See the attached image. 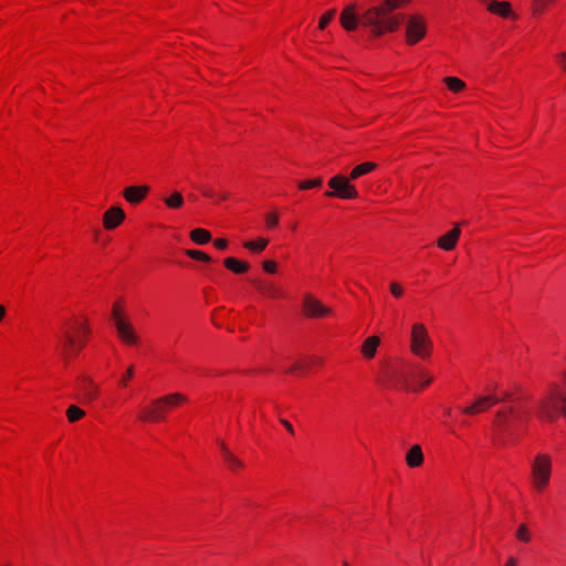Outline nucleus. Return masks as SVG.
<instances>
[{
  "mask_svg": "<svg viewBox=\"0 0 566 566\" xmlns=\"http://www.w3.org/2000/svg\"><path fill=\"white\" fill-rule=\"evenodd\" d=\"M411 0H384L380 4L368 9L360 18H357L355 6L346 7L340 13V24L346 31H354L358 22L371 27V34L380 36L387 32L395 31L400 22L401 15L395 10L405 7Z\"/></svg>",
  "mask_w": 566,
  "mask_h": 566,
  "instance_id": "obj_1",
  "label": "nucleus"
},
{
  "mask_svg": "<svg viewBox=\"0 0 566 566\" xmlns=\"http://www.w3.org/2000/svg\"><path fill=\"white\" fill-rule=\"evenodd\" d=\"M512 396L503 401L493 421V432L502 443L515 442L524 432L530 419L527 399L521 390H511Z\"/></svg>",
  "mask_w": 566,
  "mask_h": 566,
  "instance_id": "obj_2",
  "label": "nucleus"
},
{
  "mask_svg": "<svg viewBox=\"0 0 566 566\" xmlns=\"http://www.w3.org/2000/svg\"><path fill=\"white\" fill-rule=\"evenodd\" d=\"M378 381L389 388L418 391L429 386L432 377L418 365L389 359L381 364Z\"/></svg>",
  "mask_w": 566,
  "mask_h": 566,
  "instance_id": "obj_3",
  "label": "nucleus"
},
{
  "mask_svg": "<svg viewBox=\"0 0 566 566\" xmlns=\"http://www.w3.org/2000/svg\"><path fill=\"white\" fill-rule=\"evenodd\" d=\"M91 327L84 316H73L62 327L61 350L65 359H74L87 345Z\"/></svg>",
  "mask_w": 566,
  "mask_h": 566,
  "instance_id": "obj_4",
  "label": "nucleus"
},
{
  "mask_svg": "<svg viewBox=\"0 0 566 566\" xmlns=\"http://www.w3.org/2000/svg\"><path fill=\"white\" fill-rule=\"evenodd\" d=\"M185 401L186 396L178 392L159 397L144 406L137 418L143 422H161L172 409L181 406Z\"/></svg>",
  "mask_w": 566,
  "mask_h": 566,
  "instance_id": "obj_5",
  "label": "nucleus"
},
{
  "mask_svg": "<svg viewBox=\"0 0 566 566\" xmlns=\"http://www.w3.org/2000/svg\"><path fill=\"white\" fill-rule=\"evenodd\" d=\"M112 321L116 329V335L124 345L133 347L140 343V337L129 317L126 315L123 300L114 302L112 307Z\"/></svg>",
  "mask_w": 566,
  "mask_h": 566,
  "instance_id": "obj_6",
  "label": "nucleus"
},
{
  "mask_svg": "<svg viewBox=\"0 0 566 566\" xmlns=\"http://www.w3.org/2000/svg\"><path fill=\"white\" fill-rule=\"evenodd\" d=\"M553 472L552 457L537 453L530 462V483L537 493H543L551 483Z\"/></svg>",
  "mask_w": 566,
  "mask_h": 566,
  "instance_id": "obj_7",
  "label": "nucleus"
},
{
  "mask_svg": "<svg viewBox=\"0 0 566 566\" xmlns=\"http://www.w3.org/2000/svg\"><path fill=\"white\" fill-rule=\"evenodd\" d=\"M512 396L511 390L496 388L494 392L479 397L470 406L461 408V412L469 416L479 415L489 410L492 406L506 401Z\"/></svg>",
  "mask_w": 566,
  "mask_h": 566,
  "instance_id": "obj_8",
  "label": "nucleus"
},
{
  "mask_svg": "<svg viewBox=\"0 0 566 566\" xmlns=\"http://www.w3.org/2000/svg\"><path fill=\"white\" fill-rule=\"evenodd\" d=\"M410 349L413 355L422 359L431 356L432 342L429 337L426 326L422 323H416L412 325Z\"/></svg>",
  "mask_w": 566,
  "mask_h": 566,
  "instance_id": "obj_9",
  "label": "nucleus"
},
{
  "mask_svg": "<svg viewBox=\"0 0 566 566\" xmlns=\"http://www.w3.org/2000/svg\"><path fill=\"white\" fill-rule=\"evenodd\" d=\"M562 415L566 416V401L551 389L549 395L543 398L539 403L538 417L542 420L555 421Z\"/></svg>",
  "mask_w": 566,
  "mask_h": 566,
  "instance_id": "obj_10",
  "label": "nucleus"
},
{
  "mask_svg": "<svg viewBox=\"0 0 566 566\" xmlns=\"http://www.w3.org/2000/svg\"><path fill=\"white\" fill-rule=\"evenodd\" d=\"M350 178L344 175H336L328 180L331 191H326L325 197L339 198L345 200H353L358 198V191L354 185L350 184Z\"/></svg>",
  "mask_w": 566,
  "mask_h": 566,
  "instance_id": "obj_11",
  "label": "nucleus"
},
{
  "mask_svg": "<svg viewBox=\"0 0 566 566\" xmlns=\"http://www.w3.org/2000/svg\"><path fill=\"white\" fill-rule=\"evenodd\" d=\"M75 390L77 399L82 405H92L96 402L101 396L99 386L90 376L78 377Z\"/></svg>",
  "mask_w": 566,
  "mask_h": 566,
  "instance_id": "obj_12",
  "label": "nucleus"
},
{
  "mask_svg": "<svg viewBox=\"0 0 566 566\" xmlns=\"http://www.w3.org/2000/svg\"><path fill=\"white\" fill-rule=\"evenodd\" d=\"M427 34V24L422 17L411 15L406 27V41L409 45L420 42Z\"/></svg>",
  "mask_w": 566,
  "mask_h": 566,
  "instance_id": "obj_13",
  "label": "nucleus"
},
{
  "mask_svg": "<svg viewBox=\"0 0 566 566\" xmlns=\"http://www.w3.org/2000/svg\"><path fill=\"white\" fill-rule=\"evenodd\" d=\"M303 314L307 318H324L332 314V308L325 306L318 298L306 295L303 300Z\"/></svg>",
  "mask_w": 566,
  "mask_h": 566,
  "instance_id": "obj_14",
  "label": "nucleus"
},
{
  "mask_svg": "<svg viewBox=\"0 0 566 566\" xmlns=\"http://www.w3.org/2000/svg\"><path fill=\"white\" fill-rule=\"evenodd\" d=\"M253 285L263 296L270 298H280L283 296L282 289L272 281L259 279L253 281Z\"/></svg>",
  "mask_w": 566,
  "mask_h": 566,
  "instance_id": "obj_15",
  "label": "nucleus"
},
{
  "mask_svg": "<svg viewBox=\"0 0 566 566\" xmlns=\"http://www.w3.org/2000/svg\"><path fill=\"white\" fill-rule=\"evenodd\" d=\"M125 219V212L120 207H111L103 216V226L106 230L116 229Z\"/></svg>",
  "mask_w": 566,
  "mask_h": 566,
  "instance_id": "obj_16",
  "label": "nucleus"
},
{
  "mask_svg": "<svg viewBox=\"0 0 566 566\" xmlns=\"http://www.w3.org/2000/svg\"><path fill=\"white\" fill-rule=\"evenodd\" d=\"M149 186H129L124 189L123 196L132 205L140 203L149 193Z\"/></svg>",
  "mask_w": 566,
  "mask_h": 566,
  "instance_id": "obj_17",
  "label": "nucleus"
},
{
  "mask_svg": "<svg viewBox=\"0 0 566 566\" xmlns=\"http://www.w3.org/2000/svg\"><path fill=\"white\" fill-rule=\"evenodd\" d=\"M461 230L454 227L437 240V245L444 251H452L459 241Z\"/></svg>",
  "mask_w": 566,
  "mask_h": 566,
  "instance_id": "obj_18",
  "label": "nucleus"
},
{
  "mask_svg": "<svg viewBox=\"0 0 566 566\" xmlns=\"http://www.w3.org/2000/svg\"><path fill=\"white\" fill-rule=\"evenodd\" d=\"M220 453L223 462L230 471L239 472L243 469L244 465L242 461L237 458L223 442L220 446Z\"/></svg>",
  "mask_w": 566,
  "mask_h": 566,
  "instance_id": "obj_19",
  "label": "nucleus"
},
{
  "mask_svg": "<svg viewBox=\"0 0 566 566\" xmlns=\"http://www.w3.org/2000/svg\"><path fill=\"white\" fill-rule=\"evenodd\" d=\"M488 10L501 18H510L513 14L512 6L509 1L492 0L488 4Z\"/></svg>",
  "mask_w": 566,
  "mask_h": 566,
  "instance_id": "obj_20",
  "label": "nucleus"
},
{
  "mask_svg": "<svg viewBox=\"0 0 566 566\" xmlns=\"http://www.w3.org/2000/svg\"><path fill=\"white\" fill-rule=\"evenodd\" d=\"M223 265L234 274L247 273L250 269V264L247 261H241L234 256L226 258L223 260Z\"/></svg>",
  "mask_w": 566,
  "mask_h": 566,
  "instance_id": "obj_21",
  "label": "nucleus"
},
{
  "mask_svg": "<svg viewBox=\"0 0 566 566\" xmlns=\"http://www.w3.org/2000/svg\"><path fill=\"white\" fill-rule=\"evenodd\" d=\"M379 345L380 338L378 336L373 335L367 337L361 345V355L366 359H373Z\"/></svg>",
  "mask_w": 566,
  "mask_h": 566,
  "instance_id": "obj_22",
  "label": "nucleus"
},
{
  "mask_svg": "<svg viewBox=\"0 0 566 566\" xmlns=\"http://www.w3.org/2000/svg\"><path fill=\"white\" fill-rule=\"evenodd\" d=\"M406 462L409 468H418L423 463V453L419 444L412 446L406 455Z\"/></svg>",
  "mask_w": 566,
  "mask_h": 566,
  "instance_id": "obj_23",
  "label": "nucleus"
},
{
  "mask_svg": "<svg viewBox=\"0 0 566 566\" xmlns=\"http://www.w3.org/2000/svg\"><path fill=\"white\" fill-rule=\"evenodd\" d=\"M376 168H377V164H375L373 161H365V163H361V164L355 166L352 169L348 177L352 180H355V179H358V178L374 171Z\"/></svg>",
  "mask_w": 566,
  "mask_h": 566,
  "instance_id": "obj_24",
  "label": "nucleus"
},
{
  "mask_svg": "<svg viewBox=\"0 0 566 566\" xmlns=\"http://www.w3.org/2000/svg\"><path fill=\"white\" fill-rule=\"evenodd\" d=\"M190 239L193 243L196 244H207L208 242H210L211 240V232L206 230V229H202V228H196L193 230H191L190 232Z\"/></svg>",
  "mask_w": 566,
  "mask_h": 566,
  "instance_id": "obj_25",
  "label": "nucleus"
},
{
  "mask_svg": "<svg viewBox=\"0 0 566 566\" xmlns=\"http://www.w3.org/2000/svg\"><path fill=\"white\" fill-rule=\"evenodd\" d=\"M269 244V240L265 239V238H259L256 240H250V241H245L243 243V247L251 251V252H255V253H260L262 252L263 250H265V248L268 247Z\"/></svg>",
  "mask_w": 566,
  "mask_h": 566,
  "instance_id": "obj_26",
  "label": "nucleus"
},
{
  "mask_svg": "<svg viewBox=\"0 0 566 566\" xmlns=\"http://www.w3.org/2000/svg\"><path fill=\"white\" fill-rule=\"evenodd\" d=\"M443 82L446 83L447 87L453 93H460L465 88V83L459 77L447 76L444 77Z\"/></svg>",
  "mask_w": 566,
  "mask_h": 566,
  "instance_id": "obj_27",
  "label": "nucleus"
},
{
  "mask_svg": "<svg viewBox=\"0 0 566 566\" xmlns=\"http://www.w3.org/2000/svg\"><path fill=\"white\" fill-rule=\"evenodd\" d=\"M164 202L170 209H179L184 205V197L180 192L175 191L172 195L165 198Z\"/></svg>",
  "mask_w": 566,
  "mask_h": 566,
  "instance_id": "obj_28",
  "label": "nucleus"
},
{
  "mask_svg": "<svg viewBox=\"0 0 566 566\" xmlns=\"http://www.w3.org/2000/svg\"><path fill=\"white\" fill-rule=\"evenodd\" d=\"M84 416H85L84 410L81 409L80 407L75 406V405H71L66 409V418L72 423L81 420Z\"/></svg>",
  "mask_w": 566,
  "mask_h": 566,
  "instance_id": "obj_29",
  "label": "nucleus"
},
{
  "mask_svg": "<svg viewBox=\"0 0 566 566\" xmlns=\"http://www.w3.org/2000/svg\"><path fill=\"white\" fill-rule=\"evenodd\" d=\"M185 254L196 261H200V262H205V263H209L212 261V258L209 254H207L206 252L200 251V250L188 249L185 251Z\"/></svg>",
  "mask_w": 566,
  "mask_h": 566,
  "instance_id": "obj_30",
  "label": "nucleus"
},
{
  "mask_svg": "<svg viewBox=\"0 0 566 566\" xmlns=\"http://www.w3.org/2000/svg\"><path fill=\"white\" fill-rule=\"evenodd\" d=\"M322 185H323V178L316 177L313 179H306V180L301 181L297 185V187L300 190H310L313 188H319V187H322Z\"/></svg>",
  "mask_w": 566,
  "mask_h": 566,
  "instance_id": "obj_31",
  "label": "nucleus"
},
{
  "mask_svg": "<svg viewBox=\"0 0 566 566\" xmlns=\"http://www.w3.org/2000/svg\"><path fill=\"white\" fill-rule=\"evenodd\" d=\"M201 193L203 197L213 200L214 202H220L227 199L226 195L219 193L211 187H203L201 189Z\"/></svg>",
  "mask_w": 566,
  "mask_h": 566,
  "instance_id": "obj_32",
  "label": "nucleus"
},
{
  "mask_svg": "<svg viewBox=\"0 0 566 566\" xmlns=\"http://www.w3.org/2000/svg\"><path fill=\"white\" fill-rule=\"evenodd\" d=\"M515 536L522 543H530L532 541L531 531L524 523L517 527Z\"/></svg>",
  "mask_w": 566,
  "mask_h": 566,
  "instance_id": "obj_33",
  "label": "nucleus"
},
{
  "mask_svg": "<svg viewBox=\"0 0 566 566\" xmlns=\"http://www.w3.org/2000/svg\"><path fill=\"white\" fill-rule=\"evenodd\" d=\"M135 376V366L134 365H130L126 371L120 376L119 380H118V387L120 388H127L130 380L134 378Z\"/></svg>",
  "mask_w": 566,
  "mask_h": 566,
  "instance_id": "obj_34",
  "label": "nucleus"
},
{
  "mask_svg": "<svg viewBox=\"0 0 566 566\" xmlns=\"http://www.w3.org/2000/svg\"><path fill=\"white\" fill-rule=\"evenodd\" d=\"M308 369V365L303 361H296L294 365H292L290 368L285 370V374L294 375V374H304Z\"/></svg>",
  "mask_w": 566,
  "mask_h": 566,
  "instance_id": "obj_35",
  "label": "nucleus"
},
{
  "mask_svg": "<svg viewBox=\"0 0 566 566\" xmlns=\"http://www.w3.org/2000/svg\"><path fill=\"white\" fill-rule=\"evenodd\" d=\"M335 14H336V10L335 9H331V10L326 11L319 18L318 28L321 30H324L331 23V21L335 18Z\"/></svg>",
  "mask_w": 566,
  "mask_h": 566,
  "instance_id": "obj_36",
  "label": "nucleus"
},
{
  "mask_svg": "<svg viewBox=\"0 0 566 566\" xmlns=\"http://www.w3.org/2000/svg\"><path fill=\"white\" fill-rule=\"evenodd\" d=\"M265 227L270 230L274 229L279 224V214L277 212H269L265 214Z\"/></svg>",
  "mask_w": 566,
  "mask_h": 566,
  "instance_id": "obj_37",
  "label": "nucleus"
},
{
  "mask_svg": "<svg viewBox=\"0 0 566 566\" xmlns=\"http://www.w3.org/2000/svg\"><path fill=\"white\" fill-rule=\"evenodd\" d=\"M554 0H534L533 7H534V13H543L545 8L552 3Z\"/></svg>",
  "mask_w": 566,
  "mask_h": 566,
  "instance_id": "obj_38",
  "label": "nucleus"
},
{
  "mask_svg": "<svg viewBox=\"0 0 566 566\" xmlns=\"http://www.w3.org/2000/svg\"><path fill=\"white\" fill-rule=\"evenodd\" d=\"M262 265L263 270L269 274H274L277 271V264L273 260H265Z\"/></svg>",
  "mask_w": 566,
  "mask_h": 566,
  "instance_id": "obj_39",
  "label": "nucleus"
},
{
  "mask_svg": "<svg viewBox=\"0 0 566 566\" xmlns=\"http://www.w3.org/2000/svg\"><path fill=\"white\" fill-rule=\"evenodd\" d=\"M403 292H405V291H403V287H402L399 283H397V282H392V283L390 284V293H391L395 297H397V298L401 297V296L403 295Z\"/></svg>",
  "mask_w": 566,
  "mask_h": 566,
  "instance_id": "obj_40",
  "label": "nucleus"
},
{
  "mask_svg": "<svg viewBox=\"0 0 566 566\" xmlns=\"http://www.w3.org/2000/svg\"><path fill=\"white\" fill-rule=\"evenodd\" d=\"M213 245L216 249L222 251L226 250L229 245V241L224 238H218L213 241Z\"/></svg>",
  "mask_w": 566,
  "mask_h": 566,
  "instance_id": "obj_41",
  "label": "nucleus"
},
{
  "mask_svg": "<svg viewBox=\"0 0 566 566\" xmlns=\"http://www.w3.org/2000/svg\"><path fill=\"white\" fill-rule=\"evenodd\" d=\"M557 61L564 72H566V51L557 55Z\"/></svg>",
  "mask_w": 566,
  "mask_h": 566,
  "instance_id": "obj_42",
  "label": "nucleus"
},
{
  "mask_svg": "<svg viewBox=\"0 0 566 566\" xmlns=\"http://www.w3.org/2000/svg\"><path fill=\"white\" fill-rule=\"evenodd\" d=\"M281 423L285 427V429L291 433V434H294V429H293V426L290 421L285 420V419H281Z\"/></svg>",
  "mask_w": 566,
  "mask_h": 566,
  "instance_id": "obj_43",
  "label": "nucleus"
},
{
  "mask_svg": "<svg viewBox=\"0 0 566 566\" xmlns=\"http://www.w3.org/2000/svg\"><path fill=\"white\" fill-rule=\"evenodd\" d=\"M504 566H517V562L514 557H510Z\"/></svg>",
  "mask_w": 566,
  "mask_h": 566,
  "instance_id": "obj_44",
  "label": "nucleus"
},
{
  "mask_svg": "<svg viewBox=\"0 0 566 566\" xmlns=\"http://www.w3.org/2000/svg\"><path fill=\"white\" fill-rule=\"evenodd\" d=\"M6 315V307L3 305H0V322L3 319Z\"/></svg>",
  "mask_w": 566,
  "mask_h": 566,
  "instance_id": "obj_45",
  "label": "nucleus"
},
{
  "mask_svg": "<svg viewBox=\"0 0 566 566\" xmlns=\"http://www.w3.org/2000/svg\"><path fill=\"white\" fill-rule=\"evenodd\" d=\"M344 566H348V564H347V563H344Z\"/></svg>",
  "mask_w": 566,
  "mask_h": 566,
  "instance_id": "obj_46",
  "label": "nucleus"
},
{
  "mask_svg": "<svg viewBox=\"0 0 566 566\" xmlns=\"http://www.w3.org/2000/svg\"><path fill=\"white\" fill-rule=\"evenodd\" d=\"M565 361H566V354H565Z\"/></svg>",
  "mask_w": 566,
  "mask_h": 566,
  "instance_id": "obj_47",
  "label": "nucleus"
}]
</instances>
